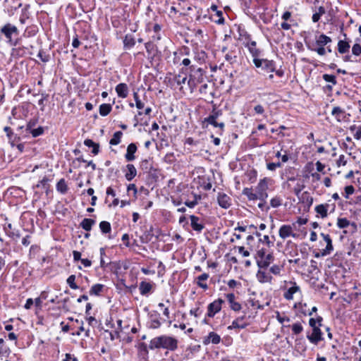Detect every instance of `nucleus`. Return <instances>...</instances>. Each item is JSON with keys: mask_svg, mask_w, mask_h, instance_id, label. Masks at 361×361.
I'll list each match as a JSON object with an SVG mask.
<instances>
[{"mask_svg": "<svg viewBox=\"0 0 361 361\" xmlns=\"http://www.w3.org/2000/svg\"><path fill=\"white\" fill-rule=\"evenodd\" d=\"M178 340L172 336L162 335L152 338L149 344L151 350L164 348L174 351L178 348Z\"/></svg>", "mask_w": 361, "mask_h": 361, "instance_id": "nucleus-1", "label": "nucleus"}, {"mask_svg": "<svg viewBox=\"0 0 361 361\" xmlns=\"http://www.w3.org/2000/svg\"><path fill=\"white\" fill-rule=\"evenodd\" d=\"M0 33L4 36L6 41L11 46H16L18 44V35L20 31L18 27L10 23H6L0 29Z\"/></svg>", "mask_w": 361, "mask_h": 361, "instance_id": "nucleus-2", "label": "nucleus"}, {"mask_svg": "<svg viewBox=\"0 0 361 361\" xmlns=\"http://www.w3.org/2000/svg\"><path fill=\"white\" fill-rule=\"evenodd\" d=\"M309 325L312 328V333H307V338L311 343L317 345L319 342L324 340L323 334L320 329L321 326L315 325V322L312 319H309Z\"/></svg>", "mask_w": 361, "mask_h": 361, "instance_id": "nucleus-3", "label": "nucleus"}, {"mask_svg": "<svg viewBox=\"0 0 361 361\" xmlns=\"http://www.w3.org/2000/svg\"><path fill=\"white\" fill-rule=\"evenodd\" d=\"M189 69L191 73L189 75L188 85L191 89V91H192L198 83H201L203 82L204 71L201 68H198L197 69L195 70L194 66H190L189 67Z\"/></svg>", "mask_w": 361, "mask_h": 361, "instance_id": "nucleus-4", "label": "nucleus"}, {"mask_svg": "<svg viewBox=\"0 0 361 361\" xmlns=\"http://www.w3.org/2000/svg\"><path fill=\"white\" fill-rule=\"evenodd\" d=\"M272 181L269 178H264L261 179L255 188V191L259 197V200L264 201L268 197L267 190L269 185Z\"/></svg>", "mask_w": 361, "mask_h": 361, "instance_id": "nucleus-5", "label": "nucleus"}, {"mask_svg": "<svg viewBox=\"0 0 361 361\" xmlns=\"http://www.w3.org/2000/svg\"><path fill=\"white\" fill-rule=\"evenodd\" d=\"M221 114V113L219 111H214L212 113V114H211L208 117L205 118L203 121V123H207L208 124L212 125L215 128H219V133L220 135L222 134V133L224 130V127H225V123L224 122L219 123L216 121L218 117Z\"/></svg>", "mask_w": 361, "mask_h": 361, "instance_id": "nucleus-6", "label": "nucleus"}, {"mask_svg": "<svg viewBox=\"0 0 361 361\" xmlns=\"http://www.w3.org/2000/svg\"><path fill=\"white\" fill-rule=\"evenodd\" d=\"M253 63L257 68H262V69L269 71L274 72L276 63L272 60H268L265 59H253Z\"/></svg>", "mask_w": 361, "mask_h": 361, "instance_id": "nucleus-7", "label": "nucleus"}, {"mask_svg": "<svg viewBox=\"0 0 361 361\" xmlns=\"http://www.w3.org/2000/svg\"><path fill=\"white\" fill-rule=\"evenodd\" d=\"M224 302V300L221 298H219L211 302L207 307V316L209 317H214L216 313L221 311V305Z\"/></svg>", "mask_w": 361, "mask_h": 361, "instance_id": "nucleus-8", "label": "nucleus"}, {"mask_svg": "<svg viewBox=\"0 0 361 361\" xmlns=\"http://www.w3.org/2000/svg\"><path fill=\"white\" fill-rule=\"evenodd\" d=\"M247 42L245 43V46L248 49L250 53L254 59H258L260 55V51L257 48V43L255 41L251 40L250 35H247Z\"/></svg>", "mask_w": 361, "mask_h": 361, "instance_id": "nucleus-9", "label": "nucleus"}, {"mask_svg": "<svg viewBox=\"0 0 361 361\" xmlns=\"http://www.w3.org/2000/svg\"><path fill=\"white\" fill-rule=\"evenodd\" d=\"M290 286L283 293V298L287 300L293 299V295L298 292H300V288L295 282L290 281L288 283Z\"/></svg>", "mask_w": 361, "mask_h": 361, "instance_id": "nucleus-10", "label": "nucleus"}, {"mask_svg": "<svg viewBox=\"0 0 361 361\" xmlns=\"http://www.w3.org/2000/svg\"><path fill=\"white\" fill-rule=\"evenodd\" d=\"M279 235L283 240L290 236L296 237V234L293 232V227L290 225H282L279 228Z\"/></svg>", "mask_w": 361, "mask_h": 361, "instance_id": "nucleus-11", "label": "nucleus"}, {"mask_svg": "<svg viewBox=\"0 0 361 361\" xmlns=\"http://www.w3.org/2000/svg\"><path fill=\"white\" fill-rule=\"evenodd\" d=\"M149 328L156 329L161 326L160 314L157 311H154L149 314Z\"/></svg>", "mask_w": 361, "mask_h": 361, "instance_id": "nucleus-12", "label": "nucleus"}, {"mask_svg": "<svg viewBox=\"0 0 361 361\" xmlns=\"http://www.w3.org/2000/svg\"><path fill=\"white\" fill-rule=\"evenodd\" d=\"M4 130L6 133V136H7L8 141L12 147L15 146L16 144H17L20 140V136L16 134H14L13 133L12 129L10 127H8V126L4 127Z\"/></svg>", "mask_w": 361, "mask_h": 361, "instance_id": "nucleus-13", "label": "nucleus"}, {"mask_svg": "<svg viewBox=\"0 0 361 361\" xmlns=\"http://www.w3.org/2000/svg\"><path fill=\"white\" fill-rule=\"evenodd\" d=\"M217 201L219 206L224 209H227L231 205V197L224 192H219L218 194Z\"/></svg>", "mask_w": 361, "mask_h": 361, "instance_id": "nucleus-14", "label": "nucleus"}, {"mask_svg": "<svg viewBox=\"0 0 361 361\" xmlns=\"http://www.w3.org/2000/svg\"><path fill=\"white\" fill-rule=\"evenodd\" d=\"M274 260V257L273 255L272 252H269L264 257H263L262 259H257V266L262 269H266L267 268L271 262H273Z\"/></svg>", "mask_w": 361, "mask_h": 361, "instance_id": "nucleus-15", "label": "nucleus"}, {"mask_svg": "<svg viewBox=\"0 0 361 361\" xmlns=\"http://www.w3.org/2000/svg\"><path fill=\"white\" fill-rule=\"evenodd\" d=\"M321 236L323 238L324 240L326 243V246L324 250L322 251V255L325 256L331 253L333 250V245L332 240L329 234H324V233H321Z\"/></svg>", "mask_w": 361, "mask_h": 361, "instance_id": "nucleus-16", "label": "nucleus"}, {"mask_svg": "<svg viewBox=\"0 0 361 361\" xmlns=\"http://www.w3.org/2000/svg\"><path fill=\"white\" fill-rule=\"evenodd\" d=\"M226 298L230 305V307L235 312H239L242 306L241 305L235 300V296L233 293H228L226 295Z\"/></svg>", "mask_w": 361, "mask_h": 361, "instance_id": "nucleus-17", "label": "nucleus"}, {"mask_svg": "<svg viewBox=\"0 0 361 361\" xmlns=\"http://www.w3.org/2000/svg\"><path fill=\"white\" fill-rule=\"evenodd\" d=\"M258 281L261 283H271L273 277L265 271L258 270L256 274Z\"/></svg>", "mask_w": 361, "mask_h": 361, "instance_id": "nucleus-18", "label": "nucleus"}, {"mask_svg": "<svg viewBox=\"0 0 361 361\" xmlns=\"http://www.w3.org/2000/svg\"><path fill=\"white\" fill-rule=\"evenodd\" d=\"M137 146L135 143H130L128 145L126 150V154H125V158L128 161H132L135 160V153L137 152Z\"/></svg>", "mask_w": 361, "mask_h": 361, "instance_id": "nucleus-19", "label": "nucleus"}, {"mask_svg": "<svg viewBox=\"0 0 361 361\" xmlns=\"http://www.w3.org/2000/svg\"><path fill=\"white\" fill-rule=\"evenodd\" d=\"M115 90L118 97L126 98L128 94V87L126 83H119L116 86Z\"/></svg>", "mask_w": 361, "mask_h": 361, "instance_id": "nucleus-20", "label": "nucleus"}, {"mask_svg": "<svg viewBox=\"0 0 361 361\" xmlns=\"http://www.w3.org/2000/svg\"><path fill=\"white\" fill-rule=\"evenodd\" d=\"M221 341V337L215 332H210L209 335L204 338L203 343L207 345L210 343L213 344H218Z\"/></svg>", "mask_w": 361, "mask_h": 361, "instance_id": "nucleus-21", "label": "nucleus"}, {"mask_svg": "<svg viewBox=\"0 0 361 361\" xmlns=\"http://www.w3.org/2000/svg\"><path fill=\"white\" fill-rule=\"evenodd\" d=\"M330 207V204H318L315 207L314 210L318 215H319L322 219L327 217L328 216V210Z\"/></svg>", "mask_w": 361, "mask_h": 361, "instance_id": "nucleus-22", "label": "nucleus"}, {"mask_svg": "<svg viewBox=\"0 0 361 361\" xmlns=\"http://www.w3.org/2000/svg\"><path fill=\"white\" fill-rule=\"evenodd\" d=\"M331 38L326 36L324 34L320 35L319 37L316 38L315 43L313 44L316 47H325L329 43L331 42Z\"/></svg>", "mask_w": 361, "mask_h": 361, "instance_id": "nucleus-23", "label": "nucleus"}, {"mask_svg": "<svg viewBox=\"0 0 361 361\" xmlns=\"http://www.w3.org/2000/svg\"><path fill=\"white\" fill-rule=\"evenodd\" d=\"M190 221H191V227L195 231L201 232L204 228V224L200 222L199 217L191 215L190 216Z\"/></svg>", "mask_w": 361, "mask_h": 361, "instance_id": "nucleus-24", "label": "nucleus"}, {"mask_svg": "<svg viewBox=\"0 0 361 361\" xmlns=\"http://www.w3.org/2000/svg\"><path fill=\"white\" fill-rule=\"evenodd\" d=\"M137 175V169L135 166L132 164H128L126 165V171L125 173V178L127 180H132Z\"/></svg>", "mask_w": 361, "mask_h": 361, "instance_id": "nucleus-25", "label": "nucleus"}, {"mask_svg": "<svg viewBox=\"0 0 361 361\" xmlns=\"http://www.w3.org/2000/svg\"><path fill=\"white\" fill-rule=\"evenodd\" d=\"M345 111L339 106H334L331 111V115L334 116L338 122H341L344 118Z\"/></svg>", "mask_w": 361, "mask_h": 361, "instance_id": "nucleus-26", "label": "nucleus"}, {"mask_svg": "<svg viewBox=\"0 0 361 361\" xmlns=\"http://www.w3.org/2000/svg\"><path fill=\"white\" fill-rule=\"evenodd\" d=\"M96 221L92 219H84L80 224V226L86 231H90Z\"/></svg>", "mask_w": 361, "mask_h": 361, "instance_id": "nucleus-27", "label": "nucleus"}, {"mask_svg": "<svg viewBox=\"0 0 361 361\" xmlns=\"http://www.w3.org/2000/svg\"><path fill=\"white\" fill-rule=\"evenodd\" d=\"M209 278V274L204 273L197 278V285L202 288L204 290L208 289V286L206 283H204L205 281H207Z\"/></svg>", "mask_w": 361, "mask_h": 361, "instance_id": "nucleus-28", "label": "nucleus"}, {"mask_svg": "<svg viewBox=\"0 0 361 361\" xmlns=\"http://www.w3.org/2000/svg\"><path fill=\"white\" fill-rule=\"evenodd\" d=\"M323 79L327 82H331V85H327L326 86V89L329 91H331L333 88V85H336V76L334 75H329V74H324L322 75Z\"/></svg>", "mask_w": 361, "mask_h": 361, "instance_id": "nucleus-29", "label": "nucleus"}, {"mask_svg": "<svg viewBox=\"0 0 361 361\" xmlns=\"http://www.w3.org/2000/svg\"><path fill=\"white\" fill-rule=\"evenodd\" d=\"M243 195H245L249 200H259V197L257 192H253L252 188H245L243 190Z\"/></svg>", "mask_w": 361, "mask_h": 361, "instance_id": "nucleus-30", "label": "nucleus"}, {"mask_svg": "<svg viewBox=\"0 0 361 361\" xmlns=\"http://www.w3.org/2000/svg\"><path fill=\"white\" fill-rule=\"evenodd\" d=\"M84 145L88 147H92V153L94 155L97 154L99 152V145L93 142L90 139H86L84 141Z\"/></svg>", "mask_w": 361, "mask_h": 361, "instance_id": "nucleus-31", "label": "nucleus"}, {"mask_svg": "<svg viewBox=\"0 0 361 361\" xmlns=\"http://www.w3.org/2000/svg\"><path fill=\"white\" fill-rule=\"evenodd\" d=\"M350 44L345 40H339L338 42V51L340 54H345L349 51Z\"/></svg>", "mask_w": 361, "mask_h": 361, "instance_id": "nucleus-32", "label": "nucleus"}, {"mask_svg": "<svg viewBox=\"0 0 361 361\" xmlns=\"http://www.w3.org/2000/svg\"><path fill=\"white\" fill-rule=\"evenodd\" d=\"M326 13V10L324 6H319L315 10L314 13L312 15V20L314 23H317L322 16Z\"/></svg>", "mask_w": 361, "mask_h": 361, "instance_id": "nucleus-33", "label": "nucleus"}, {"mask_svg": "<svg viewBox=\"0 0 361 361\" xmlns=\"http://www.w3.org/2000/svg\"><path fill=\"white\" fill-rule=\"evenodd\" d=\"M68 188L66 183V180L63 178L60 179L56 184L57 191L61 192V194H65L68 191Z\"/></svg>", "mask_w": 361, "mask_h": 361, "instance_id": "nucleus-34", "label": "nucleus"}, {"mask_svg": "<svg viewBox=\"0 0 361 361\" xmlns=\"http://www.w3.org/2000/svg\"><path fill=\"white\" fill-rule=\"evenodd\" d=\"M350 225V221H348L346 218H338L337 219V226L339 228H345ZM352 226H356L355 223L351 224Z\"/></svg>", "mask_w": 361, "mask_h": 361, "instance_id": "nucleus-35", "label": "nucleus"}, {"mask_svg": "<svg viewBox=\"0 0 361 361\" xmlns=\"http://www.w3.org/2000/svg\"><path fill=\"white\" fill-rule=\"evenodd\" d=\"M112 106L110 104H102L99 106V114L102 116H107L111 111Z\"/></svg>", "mask_w": 361, "mask_h": 361, "instance_id": "nucleus-36", "label": "nucleus"}, {"mask_svg": "<svg viewBox=\"0 0 361 361\" xmlns=\"http://www.w3.org/2000/svg\"><path fill=\"white\" fill-rule=\"evenodd\" d=\"M99 228L103 234H107L111 231V224L106 221H102L99 223Z\"/></svg>", "mask_w": 361, "mask_h": 361, "instance_id": "nucleus-37", "label": "nucleus"}, {"mask_svg": "<svg viewBox=\"0 0 361 361\" xmlns=\"http://www.w3.org/2000/svg\"><path fill=\"white\" fill-rule=\"evenodd\" d=\"M123 133L121 131H116L114 133L112 138L109 141V144L111 145H117L121 141Z\"/></svg>", "mask_w": 361, "mask_h": 361, "instance_id": "nucleus-38", "label": "nucleus"}, {"mask_svg": "<svg viewBox=\"0 0 361 361\" xmlns=\"http://www.w3.org/2000/svg\"><path fill=\"white\" fill-rule=\"evenodd\" d=\"M139 289L141 295H146L151 290L152 285L149 283L142 281L140 284Z\"/></svg>", "mask_w": 361, "mask_h": 361, "instance_id": "nucleus-39", "label": "nucleus"}, {"mask_svg": "<svg viewBox=\"0 0 361 361\" xmlns=\"http://www.w3.org/2000/svg\"><path fill=\"white\" fill-rule=\"evenodd\" d=\"M135 44L134 37L130 35H126L123 39L124 47L131 48Z\"/></svg>", "mask_w": 361, "mask_h": 361, "instance_id": "nucleus-40", "label": "nucleus"}, {"mask_svg": "<svg viewBox=\"0 0 361 361\" xmlns=\"http://www.w3.org/2000/svg\"><path fill=\"white\" fill-rule=\"evenodd\" d=\"M244 317H238L236 319L233 321L231 326L228 327V329H244L246 326V324H241L239 323L240 321H242Z\"/></svg>", "mask_w": 361, "mask_h": 361, "instance_id": "nucleus-41", "label": "nucleus"}, {"mask_svg": "<svg viewBox=\"0 0 361 361\" xmlns=\"http://www.w3.org/2000/svg\"><path fill=\"white\" fill-rule=\"evenodd\" d=\"M104 286L102 284H94L92 286L90 290V295H99L100 293L102 291Z\"/></svg>", "mask_w": 361, "mask_h": 361, "instance_id": "nucleus-42", "label": "nucleus"}, {"mask_svg": "<svg viewBox=\"0 0 361 361\" xmlns=\"http://www.w3.org/2000/svg\"><path fill=\"white\" fill-rule=\"evenodd\" d=\"M307 47L310 50L317 52L319 56H324L326 54V50L324 47H316L312 44L308 45Z\"/></svg>", "mask_w": 361, "mask_h": 361, "instance_id": "nucleus-43", "label": "nucleus"}, {"mask_svg": "<svg viewBox=\"0 0 361 361\" xmlns=\"http://www.w3.org/2000/svg\"><path fill=\"white\" fill-rule=\"evenodd\" d=\"M37 29L36 28V27H27L23 33V36L25 37H31L35 36L37 34Z\"/></svg>", "mask_w": 361, "mask_h": 361, "instance_id": "nucleus-44", "label": "nucleus"}, {"mask_svg": "<svg viewBox=\"0 0 361 361\" xmlns=\"http://www.w3.org/2000/svg\"><path fill=\"white\" fill-rule=\"evenodd\" d=\"M237 56L233 51H228L225 54V59L230 63H233L236 61Z\"/></svg>", "mask_w": 361, "mask_h": 361, "instance_id": "nucleus-45", "label": "nucleus"}, {"mask_svg": "<svg viewBox=\"0 0 361 361\" xmlns=\"http://www.w3.org/2000/svg\"><path fill=\"white\" fill-rule=\"evenodd\" d=\"M283 269V265L274 264L270 267L269 271L276 276H279Z\"/></svg>", "mask_w": 361, "mask_h": 361, "instance_id": "nucleus-46", "label": "nucleus"}, {"mask_svg": "<svg viewBox=\"0 0 361 361\" xmlns=\"http://www.w3.org/2000/svg\"><path fill=\"white\" fill-rule=\"evenodd\" d=\"M293 334L298 335L303 331V326L300 322L293 324L291 326Z\"/></svg>", "mask_w": 361, "mask_h": 361, "instance_id": "nucleus-47", "label": "nucleus"}, {"mask_svg": "<svg viewBox=\"0 0 361 361\" xmlns=\"http://www.w3.org/2000/svg\"><path fill=\"white\" fill-rule=\"evenodd\" d=\"M75 276L73 274L69 276L66 280V282L68 284V286H70V288L73 290H76L79 288L78 286L75 283Z\"/></svg>", "mask_w": 361, "mask_h": 361, "instance_id": "nucleus-48", "label": "nucleus"}, {"mask_svg": "<svg viewBox=\"0 0 361 361\" xmlns=\"http://www.w3.org/2000/svg\"><path fill=\"white\" fill-rule=\"evenodd\" d=\"M133 98L135 102V106L138 109H142L145 106V104L140 100L138 93L135 92H133Z\"/></svg>", "mask_w": 361, "mask_h": 361, "instance_id": "nucleus-49", "label": "nucleus"}, {"mask_svg": "<svg viewBox=\"0 0 361 361\" xmlns=\"http://www.w3.org/2000/svg\"><path fill=\"white\" fill-rule=\"evenodd\" d=\"M49 178H47V177H44L37 184V188H42V189H44V190H48L49 189Z\"/></svg>", "mask_w": 361, "mask_h": 361, "instance_id": "nucleus-50", "label": "nucleus"}, {"mask_svg": "<svg viewBox=\"0 0 361 361\" xmlns=\"http://www.w3.org/2000/svg\"><path fill=\"white\" fill-rule=\"evenodd\" d=\"M173 80L178 85H181L185 83L187 77L182 76L180 74H178L174 76Z\"/></svg>", "mask_w": 361, "mask_h": 361, "instance_id": "nucleus-51", "label": "nucleus"}, {"mask_svg": "<svg viewBox=\"0 0 361 361\" xmlns=\"http://www.w3.org/2000/svg\"><path fill=\"white\" fill-rule=\"evenodd\" d=\"M139 352L141 355L143 357H147L149 352L147 350V346L145 343H140L138 346Z\"/></svg>", "mask_w": 361, "mask_h": 361, "instance_id": "nucleus-52", "label": "nucleus"}, {"mask_svg": "<svg viewBox=\"0 0 361 361\" xmlns=\"http://www.w3.org/2000/svg\"><path fill=\"white\" fill-rule=\"evenodd\" d=\"M282 200L279 197H273L270 201V204L272 207L276 208L281 205Z\"/></svg>", "mask_w": 361, "mask_h": 361, "instance_id": "nucleus-53", "label": "nucleus"}, {"mask_svg": "<svg viewBox=\"0 0 361 361\" xmlns=\"http://www.w3.org/2000/svg\"><path fill=\"white\" fill-rule=\"evenodd\" d=\"M200 199V196H197V195H195L194 196V200H192V201H185L184 202V204L190 207V208H193L195 206H196L197 204V200Z\"/></svg>", "mask_w": 361, "mask_h": 361, "instance_id": "nucleus-54", "label": "nucleus"}, {"mask_svg": "<svg viewBox=\"0 0 361 361\" xmlns=\"http://www.w3.org/2000/svg\"><path fill=\"white\" fill-rule=\"evenodd\" d=\"M100 252V267L102 268H104L107 266V263L104 261V256H105V249L104 247H101L99 250Z\"/></svg>", "mask_w": 361, "mask_h": 361, "instance_id": "nucleus-55", "label": "nucleus"}, {"mask_svg": "<svg viewBox=\"0 0 361 361\" xmlns=\"http://www.w3.org/2000/svg\"><path fill=\"white\" fill-rule=\"evenodd\" d=\"M44 133V128L42 127H38L36 129H32L30 131V133L32 134V137H37L41 135H42Z\"/></svg>", "mask_w": 361, "mask_h": 361, "instance_id": "nucleus-56", "label": "nucleus"}, {"mask_svg": "<svg viewBox=\"0 0 361 361\" xmlns=\"http://www.w3.org/2000/svg\"><path fill=\"white\" fill-rule=\"evenodd\" d=\"M269 253V252H268L265 248H261L258 250L257 252V260L262 259Z\"/></svg>", "mask_w": 361, "mask_h": 361, "instance_id": "nucleus-57", "label": "nucleus"}, {"mask_svg": "<svg viewBox=\"0 0 361 361\" xmlns=\"http://www.w3.org/2000/svg\"><path fill=\"white\" fill-rule=\"evenodd\" d=\"M352 53L355 56L361 54V46L359 44H355L352 47Z\"/></svg>", "mask_w": 361, "mask_h": 361, "instance_id": "nucleus-58", "label": "nucleus"}, {"mask_svg": "<svg viewBox=\"0 0 361 361\" xmlns=\"http://www.w3.org/2000/svg\"><path fill=\"white\" fill-rule=\"evenodd\" d=\"M345 190V197L346 199L348 198L350 195H352L355 192V188L353 185H348L345 186L344 188Z\"/></svg>", "mask_w": 361, "mask_h": 361, "instance_id": "nucleus-59", "label": "nucleus"}, {"mask_svg": "<svg viewBox=\"0 0 361 361\" xmlns=\"http://www.w3.org/2000/svg\"><path fill=\"white\" fill-rule=\"evenodd\" d=\"M281 166V162H276V163H269L267 164V169L270 171H275L277 168H280Z\"/></svg>", "mask_w": 361, "mask_h": 361, "instance_id": "nucleus-60", "label": "nucleus"}, {"mask_svg": "<svg viewBox=\"0 0 361 361\" xmlns=\"http://www.w3.org/2000/svg\"><path fill=\"white\" fill-rule=\"evenodd\" d=\"M216 15L218 17L217 20H215V22L218 24H223L224 23V18H223V12L221 11H216Z\"/></svg>", "mask_w": 361, "mask_h": 361, "instance_id": "nucleus-61", "label": "nucleus"}, {"mask_svg": "<svg viewBox=\"0 0 361 361\" xmlns=\"http://www.w3.org/2000/svg\"><path fill=\"white\" fill-rule=\"evenodd\" d=\"M276 319L278 322L281 324H283L285 322H289L290 321L289 317L286 316L282 317L280 315L279 312L276 313Z\"/></svg>", "mask_w": 361, "mask_h": 361, "instance_id": "nucleus-62", "label": "nucleus"}, {"mask_svg": "<svg viewBox=\"0 0 361 361\" xmlns=\"http://www.w3.org/2000/svg\"><path fill=\"white\" fill-rule=\"evenodd\" d=\"M347 164V161L345 159V157L343 154L339 156V158L337 161L338 166H345Z\"/></svg>", "mask_w": 361, "mask_h": 361, "instance_id": "nucleus-63", "label": "nucleus"}, {"mask_svg": "<svg viewBox=\"0 0 361 361\" xmlns=\"http://www.w3.org/2000/svg\"><path fill=\"white\" fill-rule=\"evenodd\" d=\"M66 358L63 360L62 361H78V358L75 357L73 355H71L70 353H66L65 355Z\"/></svg>", "mask_w": 361, "mask_h": 361, "instance_id": "nucleus-64", "label": "nucleus"}]
</instances>
